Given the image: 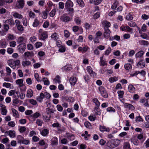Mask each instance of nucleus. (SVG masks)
I'll use <instances>...</instances> for the list:
<instances>
[{
	"instance_id": "1",
	"label": "nucleus",
	"mask_w": 149,
	"mask_h": 149,
	"mask_svg": "<svg viewBox=\"0 0 149 149\" xmlns=\"http://www.w3.org/2000/svg\"><path fill=\"white\" fill-rule=\"evenodd\" d=\"M8 24H9L10 26H13L15 24V22L14 20L11 18L5 21L3 25V31L5 33L7 32L9 29V26Z\"/></svg>"
},
{
	"instance_id": "2",
	"label": "nucleus",
	"mask_w": 149,
	"mask_h": 149,
	"mask_svg": "<svg viewBox=\"0 0 149 149\" xmlns=\"http://www.w3.org/2000/svg\"><path fill=\"white\" fill-rule=\"evenodd\" d=\"M110 142L111 147L114 148L118 146L119 144L120 141L117 139H112L110 140Z\"/></svg>"
},
{
	"instance_id": "3",
	"label": "nucleus",
	"mask_w": 149,
	"mask_h": 149,
	"mask_svg": "<svg viewBox=\"0 0 149 149\" xmlns=\"http://www.w3.org/2000/svg\"><path fill=\"white\" fill-rule=\"evenodd\" d=\"M99 90L101 95L104 98H107L108 97V95L105 89L103 87L101 86L99 88Z\"/></svg>"
},
{
	"instance_id": "4",
	"label": "nucleus",
	"mask_w": 149,
	"mask_h": 149,
	"mask_svg": "<svg viewBox=\"0 0 149 149\" xmlns=\"http://www.w3.org/2000/svg\"><path fill=\"white\" fill-rule=\"evenodd\" d=\"M17 48L18 51L20 53L22 54L26 49V44L25 43H22L18 45Z\"/></svg>"
},
{
	"instance_id": "5",
	"label": "nucleus",
	"mask_w": 149,
	"mask_h": 149,
	"mask_svg": "<svg viewBox=\"0 0 149 149\" xmlns=\"http://www.w3.org/2000/svg\"><path fill=\"white\" fill-rule=\"evenodd\" d=\"M8 95L10 96L13 95L14 98H16L17 97H18L19 96V91H15V90H11L9 93Z\"/></svg>"
},
{
	"instance_id": "6",
	"label": "nucleus",
	"mask_w": 149,
	"mask_h": 149,
	"mask_svg": "<svg viewBox=\"0 0 149 149\" xmlns=\"http://www.w3.org/2000/svg\"><path fill=\"white\" fill-rule=\"evenodd\" d=\"M24 0H19L17 1L16 4V7L18 8H22L24 7Z\"/></svg>"
},
{
	"instance_id": "7",
	"label": "nucleus",
	"mask_w": 149,
	"mask_h": 149,
	"mask_svg": "<svg viewBox=\"0 0 149 149\" xmlns=\"http://www.w3.org/2000/svg\"><path fill=\"white\" fill-rule=\"evenodd\" d=\"M104 38H108L110 36L111 31L110 30L108 29L104 28Z\"/></svg>"
},
{
	"instance_id": "8",
	"label": "nucleus",
	"mask_w": 149,
	"mask_h": 149,
	"mask_svg": "<svg viewBox=\"0 0 149 149\" xmlns=\"http://www.w3.org/2000/svg\"><path fill=\"white\" fill-rule=\"evenodd\" d=\"M24 58L25 59L29 58L30 57H32L34 56V53L31 52H26L24 54Z\"/></svg>"
},
{
	"instance_id": "9",
	"label": "nucleus",
	"mask_w": 149,
	"mask_h": 149,
	"mask_svg": "<svg viewBox=\"0 0 149 149\" xmlns=\"http://www.w3.org/2000/svg\"><path fill=\"white\" fill-rule=\"evenodd\" d=\"M73 6V3L70 0H67L65 3V8H71Z\"/></svg>"
},
{
	"instance_id": "10",
	"label": "nucleus",
	"mask_w": 149,
	"mask_h": 149,
	"mask_svg": "<svg viewBox=\"0 0 149 149\" xmlns=\"http://www.w3.org/2000/svg\"><path fill=\"white\" fill-rule=\"evenodd\" d=\"M86 69L87 72H88L91 76L93 77L96 76V74L93 71L92 68L91 66H88L87 67Z\"/></svg>"
},
{
	"instance_id": "11",
	"label": "nucleus",
	"mask_w": 149,
	"mask_h": 149,
	"mask_svg": "<svg viewBox=\"0 0 149 149\" xmlns=\"http://www.w3.org/2000/svg\"><path fill=\"white\" fill-rule=\"evenodd\" d=\"M60 19L62 21L65 22H68L71 20V19L69 17L65 15L62 16L61 17Z\"/></svg>"
},
{
	"instance_id": "12",
	"label": "nucleus",
	"mask_w": 149,
	"mask_h": 149,
	"mask_svg": "<svg viewBox=\"0 0 149 149\" xmlns=\"http://www.w3.org/2000/svg\"><path fill=\"white\" fill-rule=\"evenodd\" d=\"M145 61L143 60H141L137 64L138 68H142L145 66Z\"/></svg>"
},
{
	"instance_id": "13",
	"label": "nucleus",
	"mask_w": 149,
	"mask_h": 149,
	"mask_svg": "<svg viewBox=\"0 0 149 149\" xmlns=\"http://www.w3.org/2000/svg\"><path fill=\"white\" fill-rule=\"evenodd\" d=\"M47 32L44 31L39 34V38L42 40H45L47 38Z\"/></svg>"
},
{
	"instance_id": "14",
	"label": "nucleus",
	"mask_w": 149,
	"mask_h": 149,
	"mask_svg": "<svg viewBox=\"0 0 149 149\" xmlns=\"http://www.w3.org/2000/svg\"><path fill=\"white\" fill-rule=\"evenodd\" d=\"M15 61L12 59L8 60V65L13 69H15Z\"/></svg>"
},
{
	"instance_id": "15",
	"label": "nucleus",
	"mask_w": 149,
	"mask_h": 149,
	"mask_svg": "<svg viewBox=\"0 0 149 149\" xmlns=\"http://www.w3.org/2000/svg\"><path fill=\"white\" fill-rule=\"evenodd\" d=\"M102 25L104 26V27L108 28L111 26V23L107 20H103L102 22Z\"/></svg>"
},
{
	"instance_id": "16",
	"label": "nucleus",
	"mask_w": 149,
	"mask_h": 149,
	"mask_svg": "<svg viewBox=\"0 0 149 149\" xmlns=\"http://www.w3.org/2000/svg\"><path fill=\"white\" fill-rule=\"evenodd\" d=\"M44 98V93H40V95L37 97L36 100L40 102H41L43 99Z\"/></svg>"
},
{
	"instance_id": "17",
	"label": "nucleus",
	"mask_w": 149,
	"mask_h": 149,
	"mask_svg": "<svg viewBox=\"0 0 149 149\" xmlns=\"http://www.w3.org/2000/svg\"><path fill=\"white\" fill-rule=\"evenodd\" d=\"M77 82L76 78L74 77H72L70 79V82L71 85H74Z\"/></svg>"
},
{
	"instance_id": "18",
	"label": "nucleus",
	"mask_w": 149,
	"mask_h": 149,
	"mask_svg": "<svg viewBox=\"0 0 149 149\" xmlns=\"http://www.w3.org/2000/svg\"><path fill=\"white\" fill-rule=\"evenodd\" d=\"M128 91L131 93H134L135 91V88L132 84H130L128 87Z\"/></svg>"
},
{
	"instance_id": "19",
	"label": "nucleus",
	"mask_w": 149,
	"mask_h": 149,
	"mask_svg": "<svg viewBox=\"0 0 149 149\" xmlns=\"http://www.w3.org/2000/svg\"><path fill=\"white\" fill-rule=\"evenodd\" d=\"M26 41V39L23 36H20L17 39V41L18 44H19Z\"/></svg>"
},
{
	"instance_id": "20",
	"label": "nucleus",
	"mask_w": 149,
	"mask_h": 149,
	"mask_svg": "<svg viewBox=\"0 0 149 149\" xmlns=\"http://www.w3.org/2000/svg\"><path fill=\"white\" fill-rule=\"evenodd\" d=\"M100 130L102 132H104V131H106L109 132V129L108 128H107L104 126L100 125Z\"/></svg>"
},
{
	"instance_id": "21",
	"label": "nucleus",
	"mask_w": 149,
	"mask_h": 149,
	"mask_svg": "<svg viewBox=\"0 0 149 149\" xmlns=\"http://www.w3.org/2000/svg\"><path fill=\"white\" fill-rule=\"evenodd\" d=\"M144 52L143 51H140L138 52L135 54L136 58H141L142 57L144 54Z\"/></svg>"
},
{
	"instance_id": "22",
	"label": "nucleus",
	"mask_w": 149,
	"mask_h": 149,
	"mask_svg": "<svg viewBox=\"0 0 149 149\" xmlns=\"http://www.w3.org/2000/svg\"><path fill=\"white\" fill-rule=\"evenodd\" d=\"M49 133V130L47 129H44L40 131V134L43 136H46Z\"/></svg>"
},
{
	"instance_id": "23",
	"label": "nucleus",
	"mask_w": 149,
	"mask_h": 149,
	"mask_svg": "<svg viewBox=\"0 0 149 149\" xmlns=\"http://www.w3.org/2000/svg\"><path fill=\"white\" fill-rule=\"evenodd\" d=\"M27 93L26 96L28 98H30L33 96V92L32 90L31 89H29L27 91Z\"/></svg>"
},
{
	"instance_id": "24",
	"label": "nucleus",
	"mask_w": 149,
	"mask_h": 149,
	"mask_svg": "<svg viewBox=\"0 0 149 149\" xmlns=\"http://www.w3.org/2000/svg\"><path fill=\"white\" fill-rule=\"evenodd\" d=\"M24 139V138L21 135H18L17 138V143L20 144L22 143Z\"/></svg>"
},
{
	"instance_id": "25",
	"label": "nucleus",
	"mask_w": 149,
	"mask_h": 149,
	"mask_svg": "<svg viewBox=\"0 0 149 149\" xmlns=\"http://www.w3.org/2000/svg\"><path fill=\"white\" fill-rule=\"evenodd\" d=\"M131 141L134 145H137L139 143V141L136 138H132L131 139Z\"/></svg>"
},
{
	"instance_id": "26",
	"label": "nucleus",
	"mask_w": 149,
	"mask_h": 149,
	"mask_svg": "<svg viewBox=\"0 0 149 149\" xmlns=\"http://www.w3.org/2000/svg\"><path fill=\"white\" fill-rule=\"evenodd\" d=\"M31 64V62L29 61H25L22 62V65L23 67H25Z\"/></svg>"
},
{
	"instance_id": "27",
	"label": "nucleus",
	"mask_w": 149,
	"mask_h": 149,
	"mask_svg": "<svg viewBox=\"0 0 149 149\" xmlns=\"http://www.w3.org/2000/svg\"><path fill=\"white\" fill-rule=\"evenodd\" d=\"M13 16L15 18L22 19L23 18V16L21 14L17 13L16 12L14 13L13 14Z\"/></svg>"
},
{
	"instance_id": "28",
	"label": "nucleus",
	"mask_w": 149,
	"mask_h": 149,
	"mask_svg": "<svg viewBox=\"0 0 149 149\" xmlns=\"http://www.w3.org/2000/svg\"><path fill=\"white\" fill-rule=\"evenodd\" d=\"M123 149H130V144L128 142H125L124 143Z\"/></svg>"
},
{
	"instance_id": "29",
	"label": "nucleus",
	"mask_w": 149,
	"mask_h": 149,
	"mask_svg": "<svg viewBox=\"0 0 149 149\" xmlns=\"http://www.w3.org/2000/svg\"><path fill=\"white\" fill-rule=\"evenodd\" d=\"M1 114L3 115H6V114L7 113V110L6 108V107L5 106L3 107L1 109Z\"/></svg>"
},
{
	"instance_id": "30",
	"label": "nucleus",
	"mask_w": 149,
	"mask_h": 149,
	"mask_svg": "<svg viewBox=\"0 0 149 149\" xmlns=\"http://www.w3.org/2000/svg\"><path fill=\"white\" fill-rule=\"evenodd\" d=\"M12 111L13 113V115L14 117L16 118H19V116L17 111L15 109H12Z\"/></svg>"
},
{
	"instance_id": "31",
	"label": "nucleus",
	"mask_w": 149,
	"mask_h": 149,
	"mask_svg": "<svg viewBox=\"0 0 149 149\" xmlns=\"http://www.w3.org/2000/svg\"><path fill=\"white\" fill-rule=\"evenodd\" d=\"M47 10L43 11L41 13V15L43 19H45L47 18Z\"/></svg>"
},
{
	"instance_id": "32",
	"label": "nucleus",
	"mask_w": 149,
	"mask_h": 149,
	"mask_svg": "<svg viewBox=\"0 0 149 149\" xmlns=\"http://www.w3.org/2000/svg\"><path fill=\"white\" fill-rule=\"evenodd\" d=\"M94 111L96 114L99 115H100L101 112L99 108V107H95L94 109Z\"/></svg>"
},
{
	"instance_id": "33",
	"label": "nucleus",
	"mask_w": 149,
	"mask_h": 149,
	"mask_svg": "<svg viewBox=\"0 0 149 149\" xmlns=\"http://www.w3.org/2000/svg\"><path fill=\"white\" fill-rule=\"evenodd\" d=\"M60 79L61 77L59 75H57L56 76V78H54L53 80L56 83H60L61 82Z\"/></svg>"
},
{
	"instance_id": "34",
	"label": "nucleus",
	"mask_w": 149,
	"mask_h": 149,
	"mask_svg": "<svg viewBox=\"0 0 149 149\" xmlns=\"http://www.w3.org/2000/svg\"><path fill=\"white\" fill-rule=\"evenodd\" d=\"M100 64L101 65L103 66L106 65L107 64V63L105 62V61L103 59V57H100Z\"/></svg>"
},
{
	"instance_id": "35",
	"label": "nucleus",
	"mask_w": 149,
	"mask_h": 149,
	"mask_svg": "<svg viewBox=\"0 0 149 149\" xmlns=\"http://www.w3.org/2000/svg\"><path fill=\"white\" fill-rule=\"evenodd\" d=\"M52 143L53 145H56L57 144V138L56 137H53L51 140Z\"/></svg>"
},
{
	"instance_id": "36",
	"label": "nucleus",
	"mask_w": 149,
	"mask_h": 149,
	"mask_svg": "<svg viewBox=\"0 0 149 149\" xmlns=\"http://www.w3.org/2000/svg\"><path fill=\"white\" fill-rule=\"evenodd\" d=\"M8 134L10 137L13 138L15 136V133L14 131H8Z\"/></svg>"
},
{
	"instance_id": "37",
	"label": "nucleus",
	"mask_w": 149,
	"mask_h": 149,
	"mask_svg": "<svg viewBox=\"0 0 149 149\" xmlns=\"http://www.w3.org/2000/svg\"><path fill=\"white\" fill-rule=\"evenodd\" d=\"M39 22L38 20L36 18L33 24V26L34 27H37L39 24Z\"/></svg>"
},
{
	"instance_id": "38",
	"label": "nucleus",
	"mask_w": 149,
	"mask_h": 149,
	"mask_svg": "<svg viewBox=\"0 0 149 149\" xmlns=\"http://www.w3.org/2000/svg\"><path fill=\"white\" fill-rule=\"evenodd\" d=\"M124 67L125 69L129 70L132 69V66L131 65L130 63H127L124 65Z\"/></svg>"
},
{
	"instance_id": "39",
	"label": "nucleus",
	"mask_w": 149,
	"mask_h": 149,
	"mask_svg": "<svg viewBox=\"0 0 149 149\" xmlns=\"http://www.w3.org/2000/svg\"><path fill=\"white\" fill-rule=\"evenodd\" d=\"M42 81L44 82V84L46 85H49V82L47 78L44 77L42 79Z\"/></svg>"
},
{
	"instance_id": "40",
	"label": "nucleus",
	"mask_w": 149,
	"mask_h": 149,
	"mask_svg": "<svg viewBox=\"0 0 149 149\" xmlns=\"http://www.w3.org/2000/svg\"><path fill=\"white\" fill-rule=\"evenodd\" d=\"M85 126L87 128L89 129H91L92 128L90 122L88 121H86L84 123Z\"/></svg>"
},
{
	"instance_id": "41",
	"label": "nucleus",
	"mask_w": 149,
	"mask_h": 149,
	"mask_svg": "<svg viewBox=\"0 0 149 149\" xmlns=\"http://www.w3.org/2000/svg\"><path fill=\"white\" fill-rule=\"evenodd\" d=\"M23 80L22 79H20L17 80L16 82V83L17 84H19V86H22V85L23 84Z\"/></svg>"
},
{
	"instance_id": "42",
	"label": "nucleus",
	"mask_w": 149,
	"mask_h": 149,
	"mask_svg": "<svg viewBox=\"0 0 149 149\" xmlns=\"http://www.w3.org/2000/svg\"><path fill=\"white\" fill-rule=\"evenodd\" d=\"M118 5V2L117 1H116L112 5L111 7V8L113 10L115 9L116 8Z\"/></svg>"
},
{
	"instance_id": "43",
	"label": "nucleus",
	"mask_w": 149,
	"mask_h": 149,
	"mask_svg": "<svg viewBox=\"0 0 149 149\" xmlns=\"http://www.w3.org/2000/svg\"><path fill=\"white\" fill-rule=\"evenodd\" d=\"M77 2L80 6L82 7L84 6V4L83 1L82 0H76Z\"/></svg>"
},
{
	"instance_id": "44",
	"label": "nucleus",
	"mask_w": 149,
	"mask_h": 149,
	"mask_svg": "<svg viewBox=\"0 0 149 149\" xmlns=\"http://www.w3.org/2000/svg\"><path fill=\"white\" fill-rule=\"evenodd\" d=\"M118 79V78L117 77H112L110 78L109 79V81L111 83H113L115 81H116Z\"/></svg>"
},
{
	"instance_id": "45",
	"label": "nucleus",
	"mask_w": 149,
	"mask_h": 149,
	"mask_svg": "<svg viewBox=\"0 0 149 149\" xmlns=\"http://www.w3.org/2000/svg\"><path fill=\"white\" fill-rule=\"evenodd\" d=\"M118 96L120 98H122L124 94V92L123 91H118Z\"/></svg>"
},
{
	"instance_id": "46",
	"label": "nucleus",
	"mask_w": 149,
	"mask_h": 149,
	"mask_svg": "<svg viewBox=\"0 0 149 149\" xmlns=\"http://www.w3.org/2000/svg\"><path fill=\"white\" fill-rule=\"evenodd\" d=\"M93 101L95 103L96 107H99L100 105V103L96 98H94L93 99Z\"/></svg>"
},
{
	"instance_id": "47",
	"label": "nucleus",
	"mask_w": 149,
	"mask_h": 149,
	"mask_svg": "<svg viewBox=\"0 0 149 149\" xmlns=\"http://www.w3.org/2000/svg\"><path fill=\"white\" fill-rule=\"evenodd\" d=\"M65 99L68 102H73L74 101V98L72 97H66Z\"/></svg>"
},
{
	"instance_id": "48",
	"label": "nucleus",
	"mask_w": 149,
	"mask_h": 149,
	"mask_svg": "<svg viewBox=\"0 0 149 149\" xmlns=\"http://www.w3.org/2000/svg\"><path fill=\"white\" fill-rule=\"evenodd\" d=\"M57 34L55 33L52 34L51 36V38L54 40H56L58 38V37L57 36Z\"/></svg>"
},
{
	"instance_id": "49",
	"label": "nucleus",
	"mask_w": 149,
	"mask_h": 149,
	"mask_svg": "<svg viewBox=\"0 0 149 149\" xmlns=\"http://www.w3.org/2000/svg\"><path fill=\"white\" fill-rule=\"evenodd\" d=\"M46 111L48 114H50L51 113H54V111L52 109H51L49 108L47 109Z\"/></svg>"
},
{
	"instance_id": "50",
	"label": "nucleus",
	"mask_w": 149,
	"mask_h": 149,
	"mask_svg": "<svg viewBox=\"0 0 149 149\" xmlns=\"http://www.w3.org/2000/svg\"><path fill=\"white\" fill-rule=\"evenodd\" d=\"M126 19L128 20H131L133 19V17L132 15L130 13L126 16Z\"/></svg>"
},
{
	"instance_id": "51",
	"label": "nucleus",
	"mask_w": 149,
	"mask_h": 149,
	"mask_svg": "<svg viewBox=\"0 0 149 149\" xmlns=\"http://www.w3.org/2000/svg\"><path fill=\"white\" fill-rule=\"evenodd\" d=\"M56 12V9H54L52 10L49 13L50 16L52 17H53L54 16Z\"/></svg>"
},
{
	"instance_id": "52",
	"label": "nucleus",
	"mask_w": 149,
	"mask_h": 149,
	"mask_svg": "<svg viewBox=\"0 0 149 149\" xmlns=\"http://www.w3.org/2000/svg\"><path fill=\"white\" fill-rule=\"evenodd\" d=\"M15 68H16V66L19 67L20 65V61L19 60H17L15 61Z\"/></svg>"
},
{
	"instance_id": "53",
	"label": "nucleus",
	"mask_w": 149,
	"mask_h": 149,
	"mask_svg": "<svg viewBox=\"0 0 149 149\" xmlns=\"http://www.w3.org/2000/svg\"><path fill=\"white\" fill-rule=\"evenodd\" d=\"M6 71L7 72V75H10L11 72V70L9 67H6Z\"/></svg>"
},
{
	"instance_id": "54",
	"label": "nucleus",
	"mask_w": 149,
	"mask_h": 149,
	"mask_svg": "<svg viewBox=\"0 0 149 149\" xmlns=\"http://www.w3.org/2000/svg\"><path fill=\"white\" fill-rule=\"evenodd\" d=\"M16 45V42L15 41H13L10 42V46L12 47H15Z\"/></svg>"
},
{
	"instance_id": "55",
	"label": "nucleus",
	"mask_w": 149,
	"mask_h": 149,
	"mask_svg": "<svg viewBox=\"0 0 149 149\" xmlns=\"http://www.w3.org/2000/svg\"><path fill=\"white\" fill-rule=\"evenodd\" d=\"M18 30L20 32L23 31L24 30V28L22 25H21L17 27Z\"/></svg>"
},
{
	"instance_id": "56",
	"label": "nucleus",
	"mask_w": 149,
	"mask_h": 149,
	"mask_svg": "<svg viewBox=\"0 0 149 149\" xmlns=\"http://www.w3.org/2000/svg\"><path fill=\"white\" fill-rule=\"evenodd\" d=\"M111 49L109 47L107 49L105 52V54L106 55H109L111 52Z\"/></svg>"
},
{
	"instance_id": "57",
	"label": "nucleus",
	"mask_w": 149,
	"mask_h": 149,
	"mask_svg": "<svg viewBox=\"0 0 149 149\" xmlns=\"http://www.w3.org/2000/svg\"><path fill=\"white\" fill-rule=\"evenodd\" d=\"M65 9L67 10V12H69V13H74V9L73 8H71Z\"/></svg>"
},
{
	"instance_id": "58",
	"label": "nucleus",
	"mask_w": 149,
	"mask_h": 149,
	"mask_svg": "<svg viewBox=\"0 0 149 149\" xmlns=\"http://www.w3.org/2000/svg\"><path fill=\"white\" fill-rule=\"evenodd\" d=\"M7 43L6 42H3L1 44V46L2 48H5L6 47L7 45Z\"/></svg>"
},
{
	"instance_id": "59",
	"label": "nucleus",
	"mask_w": 149,
	"mask_h": 149,
	"mask_svg": "<svg viewBox=\"0 0 149 149\" xmlns=\"http://www.w3.org/2000/svg\"><path fill=\"white\" fill-rule=\"evenodd\" d=\"M64 36L66 38L68 37L70 34L69 32L67 30H65L64 31Z\"/></svg>"
},
{
	"instance_id": "60",
	"label": "nucleus",
	"mask_w": 149,
	"mask_h": 149,
	"mask_svg": "<svg viewBox=\"0 0 149 149\" xmlns=\"http://www.w3.org/2000/svg\"><path fill=\"white\" fill-rule=\"evenodd\" d=\"M64 3L62 2H60L58 3L59 8L60 9H63L64 8Z\"/></svg>"
},
{
	"instance_id": "61",
	"label": "nucleus",
	"mask_w": 149,
	"mask_h": 149,
	"mask_svg": "<svg viewBox=\"0 0 149 149\" xmlns=\"http://www.w3.org/2000/svg\"><path fill=\"white\" fill-rule=\"evenodd\" d=\"M40 113H39L38 112H36L35 113H34L32 115H31V116L33 117L34 118H37L39 116H40Z\"/></svg>"
},
{
	"instance_id": "62",
	"label": "nucleus",
	"mask_w": 149,
	"mask_h": 149,
	"mask_svg": "<svg viewBox=\"0 0 149 149\" xmlns=\"http://www.w3.org/2000/svg\"><path fill=\"white\" fill-rule=\"evenodd\" d=\"M58 50L61 52H64L65 51V47L64 46H61Z\"/></svg>"
},
{
	"instance_id": "63",
	"label": "nucleus",
	"mask_w": 149,
	"mask_h": 149,
	"mask_svg": "<svg viewBox=\"0 0 149 149\" xmlns=\"http://www.w3.org/2000/svg\"><path fill=\"white\" fill-rule=\"evenodd\" d=\"M42 45V42H37L35 44V46L36 48H37L41 47Z\"/></svg>"
},
{
	"instance_id": "64",
	"label": "nucleus",
	"mask_w": 149,
	"mask_h": 149,
	"mask_svg": "<svg viewBox=\"0 0 149 149\" xmlns=\"http://www.w3.org/2000/svg\"><path fill=\"white\" fill-rule=\"evenodd\" d=\"M44 97H45L47 99H49L50 98L51 95L50 94L47 92H45L44 94Z\"/></svg>"
}]
</instances>
